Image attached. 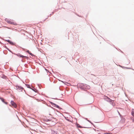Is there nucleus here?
<instances>
[{"instance_id":"1","label":"nucleus","mask_w":134,"mask_h":134,"mask_svg":"<svg viewBox=\"0 0 134 134\" xmlns=\"http://www.w3.org/2000/svg\"><path fill=\"white\" fill-rule=\"evenodd\" d=\"M5 20V21L8 24H12L15 25H17V24L14 21H12L10 20L6 19Z\"/></svg>"},{"instance_id":"2","label":"nucleus","mask_w":134,"mask_h":134,"mask_svg":"<svg viewBox=\"0 0 134 134\" xmlns=\"http://www.w3.org/2000/svg\"><path fill=\"white\" fill-rule=\"evenodd\" d=\"M11 104L12 105L14 108H16L17 107V105L16 103L14 102L13 101H11Z\"/></svg>"},{"instance_id":"3","label":"nucleus","mask_w":134,"mask_h":134,"mask_svg":"<svg viewBox=\"0 0 134 134\" xmlns=\"http://www.w3.org/2000/svg\"><path fill=\"white\" fill-rule=\"evenodd\" d=\"M1 99L3 102L4 103L6 104H8V102L4 101V100L3 98H1Z\"/></svg>"},{"instance_id":"4","label":"nucleus","mask_w":134,"mask_h":134,"mask_svg":"<svg viewBox=\"0 0 134 134\" xmlns=\"http://www.w3.org/2000/svg\"><path fill=\"white\" fill-rule=\"evenodd\" d=\"M17 90H21V91H22V90H23V88L21 87H18L17 88Z\"/></svg>"},{"instance_id":"5","label":"nucleus","mask_w":134,"mask_h":134,"mask_svg":"<svg viewBox=\"0 0 134 134\" xmlns=\"http://www.w3.org/2000/svg\"><path fill=\"white\" fill-rule=\"evenodd\" d=\"M76 125L77 126V127H80V128H82L83 127L81 126L79 124H77V123H76Z\"/></svg>"},{"instance_id":"6","label":"nucleus","mask_w":134,"mask_h":134,"mask_svg":"<svg viewBox=\"0 0 134 134\" xmlns=\"http://www.w3.org/2000/svg\"><path fill=\"white\" fill-rule=\"evenodd\" d=\"M132 114L133 116H134V109H132Z\"/></svg>"},{"instance_id":"7","label":"nucleus","mask_w":134,"mask_h":134,"mask_svg":"<svg viewBox=\"0 0 134 134\" xmlns=\"http://www.w3.org/2000/svg\"><path fill=\"white\" fill-rule=\"evenodd\" d=\"M16 55L18 56L19 57H21V54H19V53L17 54H16Z\"/></svg>"},{"instance_id":"8","label":"nucleus","mask_w":134,"mask_h":134,"mask_svg":"<svg viewBox=\"0 0 134 134\" xmlns=\"http://www.w3.org/2000/svg\"><path fill=\"white\" fill-rule=\"evenodd\" d=\"M54 105H55V106L56 107H57V108H59V106H58V105H57L55 104H54Z\"/></svg>"},{"instance_id":"9","label":"nucleus","mask_w":134,"mask_h":134,"mask_svg":"<svg viewBox=\"0 0 134 134\" xmlns=\"http://www.w3.org/2000/svg\"><path fill=\"white\" fill-rule=\"evenodd\" d=\"M21 57H22L23 58H27V57L24 56L23 55H21Z\"/></svg>"},{"instance_id":"10","label":"nucleus","mask_w":134,"mask_h":134,"mask_svg":"<svg viewBox=\"0 0 134 134\" xmlns=\"http://www.w3.org/2000/svg\"><path fill=\"white\" fill-rule=\"evenodd\" d=\"M29 54L30 55H32V54L31 53H30V52H29Z\"/></svg>"},{"instance_id":"11","label":"nucleus","mask_w":134,"mask_h":134,"mask_svg":"<svg viewBox=\"0 0 134 134\" xmlns=\"http://www.w3.org/2000/svg\"><path fill=\"white\" fill-rule=\"evenodd\" d=\"M7 41L9 43H10L11 41L9 40H8Z\"/></svg>"},{"instance_id":"12","label":"nucleus","mask_w":134,"mask_h":134,"mask_svg":"<svg viewBox=\"0 0 134 134\" xmlns=\"http://www.w3.org/2000/svg\"><path fill=\"white\" fill-rule=\"evenodd\" d=\"M7 41L9 43H10L11 41L9 40H8Z\"/></svg>"},{"instance_id":"13","label":"nucleus","mask_w":134,"mask_h":134,"mask_svg":"<svg viewBox=\"0 0 134 134\" xmlns=\"http://www.w3.org/2000/svg\"><path fill=\"white\" fill-rule=\"evenodd\" d=\"M9 43L10 44H13V43L12 42H11H11L10 43Z\"/></svg>"},{"instance_id":"14","label":"nucleus","mask_w":134,"mask_h":134,"mask_svg":"<svg viewBox=\"0 0 134 134\" xmlns=\"http://www.w3.org/2000/svg\"><path fill=\"white\" fill-rule=\"evenodd\" d=\"M27 53H29L30 52L29 51V50H28L27 51Z\"/></svg>"},{"instance_id":"15","label":"nucleus","mask_w":134,"mask_h":134,"mask_svg":"<svg viewBox=\"0 0 134 134\" xmlns=\"http://www.w3.org/2000/svg\"><path fill=\"white\" fill-rule=\"evenodd\" d=\"M105 134H108V133H106Z\"/></svg>"}]
</instances>
